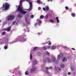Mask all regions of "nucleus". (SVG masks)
Returning <instances> with one entry per match:
<instances>
[{
    "label": "nucleus",
    "instance_id": "obj_1",
    "mask_svg": "<svg viewBox=\"0 0 76 76\" xmlns=\"http://www.w3.org/2000/svg\"><path fill=\"white\" fill-rule=\"evenodd\" d=\"M10 5L8 3H6L3 5V7L5 10H7L9 8Z\"/></svg>",
    "mask_w": 76,
    "mask_h": 76
},
{
    "label": "nucleus",
    "instance_id": "obj_2",
    "mask_svg": "<svg viewBox=\"0 0 76 76\" xmlns=\"http://www.w3.org/2000/svg\"><path fill=\"white\" fill-rule=\"evenodd\" d=\"M25 1H27L28 2L29 4H30V8H29V10H31L32 9V2H31V0H25Z\"/></svg>",
    "mask_w": 76,
    "mask_h": 76
},
{
    "label": "nucleus",
    "instance_id": "obj_3",
    "mask_svg": "<svg viewBox=\"0 0 76 76\" xmlns=\"http://www.w3.org/2000/svg\"><path fill=\"white\" fill-rule=\"evenodd\" d=\"M14 18H15V17L13 15L9 16L8 17L7 20H12L14 19Z\"/></svg>",
    "mask_w": 76,
    "mask_h": 76
},
{
    "label": "nucleus",
    "instance_id": "obj_4",
    "mask_svg": "<svg viewBox=\"0 0 76 76\" xmlns=\"http://www.w3.org/2000/svg\"><path fill=\"white\" fill-rule=\"evenodd\" d=\"M23 10L22 6V5H19L18 8V10L20 11V12Z\"/></svg>",
    "mask_w": 76,
    "mask_h": 76
},
{
    "label": "nucleus",
    "instance_id": "obj_5",
    "mask_svg": "<svg viewBox=\"0 0 76 76\" xmlns=\"http://www.w3.org/2000/svg\"><path fill=\"white\" fill-rule=\"evenodd\" d=\"M43 9L44 11H45V10L48 11V10H49V7L48 6H46L45 7V8H43Z\"/></svg>",
    "mask_w": 76,
    "mask_h": 76
},
{
    "label": "nucleus",
    "instance_id": "obj_6",
    "mask_svg": "<svg viewBox=\"0 0 76 76\" xmlns=\"http://www.w3.org/2000/svg\"><path fill=\"white\" fill-rule=\"evenodd\" d=\"M36 70V68H33L31 69L30 70V72L31 73H34V72Z\"/></svg>",
    "mask_w": 76,
    "mask_h": 76
},
{
    "label": "nucleus",
    "instance_id": "obj_7",
    "mask_svg": "<svg viewBox=\"0 0 76 76\" xmlns=\"http://www.w3.org/2000/svg\"><path fill=\"white\" fill-rule=\"evenodd\" d=\"M18 41H22V42H24V41H26V39H19Z\"/></svg>",
    "mask_w": 76,
    "mask_h": 76
},
{
    "label": "nucleus",
    "instance_id": "obj_8",
    "mask_svg": "<svg viewBox=\"0 0 76 76\" xmlns=\"http://www.w3.org/2000/svg\"><path fill=\"white\" fill-rule=\"evenodd\" d=\"M51 60H52L53 62H55L56 60V58L54 57H53L52 58Z\"/></svg>",
    "mask_w": 76,
    "mask_h": 76
},
{
    "label": "nucleus",
    "instance_id": "obj_9",
    "mask_svg": "<svg viewBox=\"0 0 76 76\" xmlns=\"http://www.w3.org/2000/svg\"><path fill=\"white\" fill-rule=\"evenodd\" d=\"M45 54H46V55H47V56H50V53H48V51H46L45 52Z\"/></svg>",
    "mask_w": 76,
    "mask_h": 76
},
{
    "label": "nucleus",
    "instance_id": "obj_10",
    "mask_svg": "<svg viewBox=\"0 0 76 76\" xmlns=\"http://www.w3.org/2000/svg\"><path fill=\"white\" fill-rule=\"evenodd\" d=\"M20 12L21 13H22V14H26V12L24 11H23V10Z\"/></svg>",
    "mask_w": 76,
    "mask_h": 76
},
{
    "label": "nucleus",
    "instance_id": "obj_11",
    "mask_svg": "<svg viewBox=\"0 0 76 76\" xmlns=\"http://www.w3.org/2000/svg\"><path fill=\"white\" fill-rule=\"evenodd\" d=\"M56 19L57 20V23H59L60 22V21H59V20H58V17H56Z\"/></svg>",
    "mask_w": 76,
    "mask_h": 76
},
{
    "label": "nucleus",
    "instance_id": "obj_12",
    "mask_svg": "<svg viewBox=\"0 0 76 76\" xmlns=\"http://www.w3.org/2000/svg\"><path fill=\"white\" fill-rule=\"evenodd\" d=\"M33 64L34 65H35V64H36L37 63V61L36 60H35V61H33Z\"/></svg>",
    "mask_w": 76,
    "mask_h": 76
},
{
    "label": "nucleus",
    "instance_id": "obj_13",
    "mask_svg": "<svg viewBox=\"0 0 76 76\" xmlns=\"http://www.w3.org/2000/svg\"><path fill=\"white\" fill-rule=\"evenodd\" d=\"M66 60H67L66 58V57H64L63 59L62 60V61L64 62L65 61H66Z\"/></svg>",
    "mask_w": 76,
    "mask_h": 76
},
{
    "label": "nucleus",
    "instance_id": "obj_14",
    "mask_svg": "<svg viewBox=\"0 0 76 76\" xmlns=\"http://www.w3.org/2000/svg\"><path fill=\"white\" fill-rule=\"evenodd\" d=\"M10 27L9 28H7V31L8 32H9V31H10Z\"/></svg>",
    "mask_w": 76,
    "mask_h": 76
},
{
    "label": "nucleus",
    "instance_id": "obj_15",
    "mask_svg": "<svg viewBox=\"0 0 76 76\" xmlns=\"http://www.w3.org/2000/svg\"><path fill=\"white\" fill-rule=\"evenodd\" d=\"M26 21L27 24H30L29 22H28V19L27 18H26Z\"/></svg>",
    "mask_w": 76,
    "mask_h": 76
},
{
    "label": "nucleus",
    "instance_id": "obj_16",
    "mask_svg": "<svg viewBox=\"0 0 76 76\" xmlns=\"http://www.w3.org/2000/svg\"><path fill=\"white\" fill-rule=\"evenodd\" d=\"M56 47L55 46H53L51 48V49H52V50H54V49H56Z\"/></svg>",
    "mask_w": 76,
    "mask_h": 76
},
{
    "label": "nucleus",
    "instance_id": "obj_17",
    "mask_svg": "<svg viewBox=\"0 0 76 76\" xmlns=\"http://www.w3.org/2000/svg\"><path fill=\"white\" fill-rule=\"evenodd\" d=\"M37 48H38L37 47H34L33 48L34 51H35V50H37Z\"/></svg>",
    "mask_w": 76,
    "mask_h": 76
},
{
    "label": "nucleus",
    "instance_id": "obj_18",
    "mask_svg": "<svg viewBox=\"0 0 76 76\" xmlns=\"http://www.w3.org/2000/svg\"><path fill=\"white\" fill-rule=\"evenodd\" d=\"M64 67V64H62V65H61V68H63Z\"/></svg>",
    "mask_w": 76,
    "mask_h": 76
},
{
    "label": "nucleus",
    "instance_id": "obj_19",
    "mask_svg": "<svg viewBox=\"0 0 76 76\" xmlns=\"http://www.w3.org/2000/svg\"><path fill=\"white\" fill-rule=\"evenodd\" d=\"M47 48L46 47H44L43 48V50H47Z\"/></svg>",
    "mask_w": 76,
    "mask_h": 76
},
{
    "label": "nucleus",
    "instance_id": "obj_20",
    "mask_svg": "<svg viewBox=\"0 0 76 76\" xmlns=\"http://www.w3.org/2000/svg\"><path fill=\"white\" fill-rule=\"evenodd\" d=\"M50 22H51L52 23H53V22H54V20L51 19L50 20Z\"/></svg>",
    "mask_w": 76,
    "mask_h": 76
},
{
    "label": "nucleus",
    "instance_id": "obj_21",
    "mask_svg": "<svg viewBox=\"0 0 76 76\" xmlns=\"http://www.w3.org/2000/svg\"><path fill=\"white\" fill-rule=\"evenodd\" d=\"M44 17V16L42 15H41L40 16V18L41 19H43V18Z\"/></svg>",
    "mask_w": 76,
    "mask_h": 76
},
{
    "label": "nucleus",
    "instance_id": "obj_22",
    "mask_svg": "<svg viewBox=\"0 0 76 76\" xmlns=\"http://www.w3.org/2000/svg\"><path fill=\"white\" fill-rule=\"evenodd\" d=\"M18 18H22V15H18Z\"/></svg>",
    "mask_w": 76,
    "mask_h": 76
},
{
    "label": "nucleus",
    "instance_id": "obj_23",
    "mask_svg": "<svg viewBox=\"0 0 76 76\" xmlns=\"http://www.w3.org/2000/svg\"><path fill=\"white\" fill-rule=\"evenodd\" d=\"M40 2H41L40 1V0H38L37 1V3H38V4H39Z\"/></svg>",
    "mask_w": 76,
    "mask_h": 76
},
{
    "label": "nucleus",
    "instance_id": "obj_24",
    "mask_svg": "<svg viewBox=\"0 0 76 76\" xmlns=\"http://www.w3.org/2000/svg\"><path fill=\"white\" fill-rule=\"evenodd\" d=\"M23 1H20V5H22V3Z\"/></svg>",
    "mask_w": 76,
    "mask_h": 76
},
{
    "label": "nucleus",
    "instance_id": "obj_25",
    "mask_svg": "<svg viewBox=\"0 0 76 76\" xmlns=\"http://www.w3.org/2000/svg\"><path fill=\"white\" fill-rule=\"evenodd\" d=\"M48 63H51V60L50 59H48Z\"/></svg>",
    "mask_w": 76,
    "mask_h": 76
},
{
    "label": "nucleus",
    "instance_id": "obj_26",
    "mask_svg": "<svg viewBox=\"0 0 76 76\" xmlns=\"http://www.w3.org/2000/svg\"><path fill=\"white\" fill-rule=\"evenodd\" d=\"M72 16L73 17H75V14H72Z\"/></svg>",
    "mask_w": 76,
    "mask_h": 76
},
{
    "label": "nucleus",
    "instance_id": "obj_27",
    "mask_svg": "<svg viewBox=\"0 0 76 76\" xmlns=\"http://www.w3.org/2000/svg\"><path fill=\"white\" fill-rule=\"evenodd\" d=\"M46 18H48V15H47L45 16Z\"/></svg>",
    "mask_w": 76,
    "mask_h": 76
},
{
    "label": "nucleus",
    "instance_id": "obj_28",
    "mask_svg": "<svg viewBox=\"0 0 76 76\" xmlns=\"http://www.w3.org/2000/svg\"><path fill=\"white\" fill-rule=\"evenodd\" d=\"M6 34V32H5V31H4L3 32H2V35H4V34Z\"/></svg>",
    "mask_w": 76,
    "mask_h": 76
},
{
    "label": "nucleus",
    "instance_id": "obj_29",
    "mask_svg": "<svg viewBox=\"0 0 76 76\" xmlns=\"http://www.w3.org/2000/svg\"><path fill=\"white\" fill-rule=\"evenodd\" d=\"M34 17V15H31V18H33Z\"/></svg>",
    "mask_w": 76,
    "mask_h": 76
},
{
    "label": "nucleus",
    "instance_id": "obj_30",
    "mask_svg": "<svg viewBox=\"0 0 76 76\" xmlns=\"http://www.w3.org/2000/svg\"><path fill=\"white\" fill-rule=\"evenodd\" d=\"M32 56L31 53H30V58L31 59L32 58Z\"/></svg>",
    "mask_w": 76,
    "mask_h": 76
},
{
    "label": "nucleus",
    "instance_id": "obj_31",
    "mask_svg": "<svg viewBox=\"0 0 76 76\" xmlns=\"http://www.w3.org/2000/svg\"><path fill=\"white\" fill-rule=\"evenodd\" d=\"M46 73L48 75V74H49V72L48 71H46Z\"/></svg>",
    "mask_w": 76,
    "mask_h": 76
},
{
    "label": "nucleus",
    "instance_id": "obj_32",
    "mask_svg": "<svg viewBox=\"0 0 76 76\" xmlns=\"http://www.w3.org/2000/svg\"><path fill=\"white\" fill-rule=\"evenodd\" d=\"M39 24L41 23H42V22L41 20H39Z\"/></svg>",
    "mask_w": 76,
    "mask_h": 76
},
{
    "label": "nucleus",
    "instance_id": "obj_33",
    "mask_svg": "<svg viewBox=\"0 0 76 76\" xmlns=\"http://www.w3.org/2000/svg\"><path fill=\"white\" fill-rule=\"evenodd\" d=\"M51 45V42H49L48 43V45Z\"/></svg>",
    "mask_w": 76,
    "mask_h": 76
},
{
    "label": "nucleus",
    "instance_id": "obj_34",
    "mask_svg": "<svg viewBox=\"0 0 76 76\" xmlns=\"http://www.w3.org/2000/svg\"><path fill=\"white\" fill-rule=\"evenodd\" d=\"M25 74L26 75H28V72H26Z\"/></svg>",
    "mask_w": 76,
    "mask_h": 76
},
{
    "label": "nucleus",
    "instance_id": "obj_35",
    "mask_svg": "<svg viewBox=\"0 0 76 76\" xmlns=\"http://www.w3.org/2000/svg\"><path fill=\"white\" fill-rule=\"evenodd\" d=\"M60 57V55H58V58H59Z\"/></svg>",
    "mask_w": 76,
    "mask_h": 76
},
{
    "label": "nucleus",
    "instance_id": "obj_36",
    "mask_svg": "<svg viewBox=\"0 0 76 76\" xmlns=\"http://www.w3.org/2000/svg\"><path fill=\"white\" fill-rule=\"evenodd\" d=\"M65 8L66 9H69V8L67 7H65Z\"/></svg>",
    "mask_w": 76,
    "mask_h": 76
},
{
    "label": "nucleus",
    "instance_id": "obj_37",
    "mask_svg": "<svg viewBox=\"0 0 76 76\" xmlns=\"http://www.w3.org/2000/svg\"><path fill=\"white\" fill-rule=\"evenodd\" d=\"M3 31H7V28H4L3 29Z\"/></svg>",
    "mask_w": 76,
    "mask_h": 76
},
{
    "label": "nucleus",
    "instance_id": "obj_38",
    "mask_svg": "<svg viewBox=\"0 0 76 76\" xmlns=\"http://www.w3.org/2000/svg\"><path fill=\"white\" fill-rule=\"evenodd\" d=\"M71 70H72V71H73V70H75V69H74V68H71Z\"/></svg>",
    "mask_w": 76,
    "mask_h": 76
},
{
    "label": "nucleus",
    "instance_id": "obj_39",
    "mask_svg": "<svg viewBox=\"0 0 76 76\" xmlns=\"http://www.w3.org/2000/svg\"><path fill=\"white\" fill-rule=\"evenodd\" d=\"M41 7H38V10H41Z\"/></svg>",
    "mask_w": 76,
    "mask_h": 76
},
{
    "label": "nucleus",
    "instance_id": "obj_40",
    "mask_svg": "<svg viewBox=\"0 0 76 76\" xmlns=\"http://www.w3.org/2000/svg\"><path fill=\"white\" fill-rule=\"evenodd\" d=\"M4 48L5 50H6V49H7V47H4Z\"/></svg>",
    "mask_w": 76,
    "mask_h": 76
},
{
    "label": "nucleus",
    "instance_id": "obj_41",
    "mask_svg": "<svg viewBox=\"0 0 76 76\" xmlns=\"http://www.w3.org/2000/svg\"><path fill=\"white\" fill-rule=\"evenodd\" d=\"M45 68H46V70H48V69H49V68H48V67H46Z\"/></svg>",
    "mask_w": 76,
    "mask_h": 76
},
{
    "label": "nucleus",
    "instance_id": "obj_42",
    "mask_svg": "<svg viewBox=\"0 0 76 76\" xmlns=\"http://www.w3.org/2000/svg\"><path fill=\"white\" fill-rule=\"evenodd\" d=\"M43 61H44V63H45V62H46V61H47V60H44Z\"/></svg>",
    "mask_w": 76,
    "mask_h": 76
},
{
    "label": "nucleus",
    "instance_id": "obj_43",
    "mask_svg": "<svg viewBox=\"0 0 76 76\" xmlns=\"http://www.w3.org/2000/svg\"><path fill=\"white\" fill-rule=\"evenodd\" d=\"M48 48H51V46H48Z\"/></svg>",
    "mask_w": 76,
    "mask_h": 76
},
{
    "label": "nucleus",
    "instance_id": "obj_44",
    "mask_svg": "<svg viewBox=\"0 0 76 76\" xmlns=\"http://www.w3.org/2000/svg\"><path fill=\"white\" fill-rule=\"evenodd\" d=\"M52 68H53V67H52V66H50L49 67V69H52Z\"/></svg>",
    "mask_w": 76,
    "mask_h": 76
},
{
    "label": "nucleus",
    "instance_id": "obj_45",
    "mask_svg": "<svg viewBox=\"0 0 76 76\" xmlns=\"http://www.w3.org/2000/svg\"><path fill=\"white\" fill-rule=\"evenodd\" d=\"M15 23H16V22H15V21H14V22H13V25H14V24H15Z\"/></svg>",
    "mask_w": 76,
    "mask_h": 76
},
{
    "label": "nucleus",
    "instance_id": "obj_46",
    "mask_svg": "<svg viewBox=\"0 0 76 76\" xmlns=\"http://www.w3.org/2000/svg\"><path fill=\"white\" fill-rule=\"evenodd\" d=\"M72 50H75V49L74 48H72Z\"/></svg>",
    "mask_w": 76,
    "mask_h": 76
},
{
    "label": "nucleus",
    "instance_id": "obj_47",
    "mask_svg": "<svg viewBox=\"0 0 76 76\" xmlns=\"http://www.w3.org/2000/svg\"><path fill=\"white\" fill-rule=\"evenodd\" d=\"M58 69L59 70H61V69H60V68H58Z\"/></svg>",
    "mask_w": 76,
    "mask_h": 76
},
{
    "label": "nucleus",
    "instance_id": "obj_48",
    "mask_svg": "<svg viewBox=\"0 0 76 76\" xmlns=\"http://www.w3.org/2000/svg\"><path fill=\"white\" fill-rule=\"evenodd\" d=\"M68 75H70V72H68Z\"/></svg>",
    "mask_w": 76,
    "mask_h": 76
},
{
    "label": "nucleus",
    "instance_id": "obj_49",
    "mask_svg": "<svg viewBox=\"0 0 76 76\" xmlns=\"http://www.w3.org/2000/svg\"><path fill=\"white\" fill-rule=\"evenodd\" d=\"M37 34H38V35H39V34H40V33H37Z\"/></svg>",
    "mask_w": 76,
    "mask_h": 76
},
{
    "label": "nucleus",
    "instance_id": "obj_50",
    "mask_svg": "<svg viewBox=\"0 0 76 76\" xmlns=\"http://www.w3.org/2000/svg\"><path fill=\"white\" fill-rule=\"evenodd\" d=\"M52 15V14H50V16H51Z\"/></svg>",
    "mask_w": 76,
    "mask_h": 76
},
{
    "label": "nucleus",
    "instance_id": "obj_51",
    "mask_svg": "<svg viewBox=\"0 0 76 76\" xmlns=\"http://www.w3.org/2000/svg\"><path fill=\"white\" fill-rule=\"evenodd\" d=\"M1 22V21H0V23Z\"/></svg>",
    "mask_w": 76,
    "mask_h": 76
},
{
    "label": "nucleus",
    "instance_id": "obj_52",
    "mask_svg": "<svg viewBox=\"0 0 76 76\" xmlns=\"http://www.w3.org/2000/svg\"><path fill=\"white\" fill-rule=\"evenodd\" d=\"M13 76H14V75H13Z\"/></svg>",
    "mask_w": 76,
    "mask_h": 76
}]
</instances>
